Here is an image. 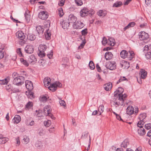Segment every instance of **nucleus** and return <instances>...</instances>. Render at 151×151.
<instances>
[{"instance_id":"obj_33","label":"nucleus","mask_w":151,"mask_h":151,"mask_svg":"<svg viewBox=\"0 0 151 151\" xmlns=\"http://www.w3.org/2000/svg\"><path fill=\"white\" fill-rule=\"evenodd\" d=\"M46 32L45 33V36L47 40H49L51 36L50 31L49 29H47Z\"/></svg>"},{"instance_id":"obj_13","label":"nucleus","mask_w":151,"mask_h":151,"mask_svg":"<svg viewBox=\"0 0 151 151\" xmlns=\"http://www.w3.org/2000/svg\"><path fill=\"white\" fill-rule=\"evenodd\" d=\"M25 51L27 53L31 54L33 52L34 48L31 45H27L24 48Z\"/></svg>"},{"instance_id":"obj_27","label":"nucleus","mask_w":151,"mask_h":151,"mask_svg":"<svg viewBox=\"0 0 151 151\" xmlns=\"http://www.w3.org/2000/svg\"><path fill=\"white\" fill-rule=\"evenodd\" d=\"M97 14L99 16L104 17L106 14V12L105 11L100 10L97 12Z\"/></svg>"},{"instance_id":"obj_4","label":"nucleus","mask_w":151,"mask_h":151,"mask_svg":"<svg viewBox=\"0 0 151 151\" xmlns=\"http://www.w3.org/2000/svg\"><path fill=\"white\" fill-rule=\"evenodd\" d=\"M16 36L19 39V43L20 45H23L25 43L24 40L26 37L24 34L21 31L19 30L16 33Z\"/></svg>"},{"instance_id":"obj_41","label":"nucleus","mask_w":151,"mask_h":151,"mask_svg":"<svg viewBox=\"0 0 151 151\" xmlns=\"http://www.w3.org/2000/svg\"><path fill=\"white\" fill-rule=\"evenodd\" d=\"M51 121L50 120H48L47 121L44 122V125L46 127H49L50 126L51 124Z\"/></svg>"},{"instance_id":"obj_34","label":"nucleus","mask_w":151,"mask_h":151,"mask_svg":"<svg viewBox=\"0 0 151 151\" xmlns=\"http://www.w3.org/2000/svg\"><path fill=\"white\" fill-rule=\"evenodd\" d=\"M29 61L31 63H35L37 61L35 55H31L29 59Z\"/></svg>"},{"instance_id":"obj_12","label":"nucleus","mask_w":151,"mask_h":151,"mask_svg":"<svg viewBox=\"0 0 151 151\" xmlns=\"http://www.w3.org/2000/svg\"><path fill=\"white\" fill-rule=\"evenodd\" d=\"M48 17L47 13L45 11L40 12L38 14V17L42 19H46Z\"/></svg>"},{"instance_id":"obj_37","label":"nucleus","mask_w":151,"mask_h":151,"mask_svg":"<svg viewBox=\"0 0 151 151\" xmlns=\"http://www.w3.org/2000/svg\"><path fill=\"white\" fill-rule=\"evenodd\" d=\"M9 78H5L4 79L0 81V84L2 85L6 84L9 82Z\"/></svg>"},{"instance_id":"obj_38","label":"nucleus","mask_w":151,"mask_h":151,"mask_svg":"<svg viewBox=\"0 0 151 151\" xmlns=\"http://www.w3.org/2000/svg\"><path fill=\"white\" fill-rule=\"evenodd\" d=\"M28 38L31 41L34 40L36 37L35 35L33 34H29L28 35Z\"/></svg>"},{"instance_id":"obj_43","label":"nucleus","mask_w":151,"mask_h":151,"mask_svg":"<svg viewBox=\"0 0 151 151\" xmlns=\"http://www.w3.org/2000/svg\"><path fill=\"white\" fill-rule=\"evenodd\" d=\"M58 14L60 17H62L64 14L63 9L62 8H60L58 10Z\"/></svg>"},{"instance_id":"obj_47","label":"nucleus","mask_w":151,"mask_h":151,"mask_svg":"<svg viewBox=\"0 0 151 151\" xmlns=\"http://www.w3.org/2000/svg\"><path fill=\"white\" fill-rule=\"evenodd\" d=\"M47 98L46 96H42L40 98V100L42 102H46L47 99Z\"/></svg>"},{"instance_id":"obj_44","label":"nucleus","mask_w":151,"mask_h":151,"mask_svg":"<svg viewBox=\"0 0 151 151\" xmlns=\"http://www.w3.org/2000/svg\"><path fill=\"white\" fill-rule=\"evenodd\" d=\"M82 35L83 36H86L88 33V29L86 28L84 29L83 30L81 31Z\"/></svg>"},{"instance_id":"obj_14","label":"nucleus","mask_w":151,"mask_h":151,"mask_svg":"<svg viewBox=\"0 0 151 151\" xmlns=\"http://www.w3.org/2000/svg\"><path fill=\"white\" fill-rule=\"evenodd\" d=\"M51 109L48 106H45L44 109V115L46 116L50 115V114H51Z\"/></svg>"},{"instance_id":"obj_30","label":"nucleus","mask_w":151,"mask_h":151,"mask_svg":"<svg viewBox=\"0 0 151 151\" xmlns=\"http://www.w3.org/2000/svg\"><path fill=\"white\" fill-rule=\"evenodd\" d=\"M61 24L62 26V28L64 29H68V28L69 27L70 24L68 22L63 21L61 22Z\"/></svg>"},{"instance_id":"obj_61","label":"nucleus","mask_w":151,"mask_h":151,"mask_svg":"<svg viewBox=\"0 0 151 151\" xmlns=\"http://www.w3.org/2000/svg\"><path fill=\"white\" fill-rule=\"evenodd\" d=\"M30 122L29 120H27L25 122L26 125L28 126H30Z\"/></svg>"},{"instance_id":"obj_2","label":"nucleus","mask_w":151,"mask_h":151,"mask_svg":"<svg viewBox=\"0 0 151 151\" xmlns=\"http://www.w3.org/2000/svg\"><path fill=\"white\" fill-rule=\"evenodd\" d=\"M127 96V95L124 94V95H120V94H114V105L116 107L119 106H123L124 104V101L126 99Z\"/></svg>"},{"instance_id":"obj_35","label":"nucleus","mask_w":151,"mask_h":151,"mask_svg":"<svg viewBox=\"0 0 151 151\" xmlns=\"http://www.w3.org/2000/svg\"><path fill=\"white\" fill-rule=\"evenodd\" d=\"M104 110V107L103 105H101L99 107L98 111L99 112V115H100L101 113L103 112Z\"/></svg>"},{"instance_id":"obj_62","label":"nucleus","mask_w":151,"mask_h":151,"mask_svg":"<svg viewBox=\"0 0 151 151\" xmlns=\"http://www.w3.org/2000/svg\"><path fill=\"white\" fill-rule=\"evenodd\" d=\"M30 122L29 120H27L25 122L26 125L28 126H30Z\"/></svg>"},{"instance_id":"obj_31","label":"nucleus","mask_w":151,"mask_h":151,"mask_svg":"<svg viewBox=\"0 0 151 151\" xmlns=\"http://www.w3.org/2000/svg\"><path fill=\"white\" fill-rule=\"evenodd\" d=\"M29 14V11H27L24 14L25 19L27 22H29L30 19V16Z\"/></svg>"},{"instance_id":"obj_3","label":"nucleus","mask_w":151,"mask_h":151,"mask_svg":"<svg viewBox=\"0 0 151 151\" xmlns=\"http://www.w3.org/2000/svg\"><path fill=\"white\" fill-rule=\"evenodd\" d=\"M12 76L14 78L13 83L14 84L17 86H21L24 83V78L22 76H18L17 73H14L12 74Z\"/></svg>"},{"instance_id":"obj_46","label":"nucleus","mask_w":151,"mask_h":151,"mask_svg":"<svg viewBox=\"0 0 151 151\" xmlns=\"http://www.w3.org/2000/svg\"><path fill=\"white\" fill-rule=\"evenodd\" d=\"M38 134L40 136H42L45 134V132L42 129H40L38 130Z\"/></svg>"},{"instance_id":"obj_23","label":"nucleus","mask_w":151,"mask_h":151,"mask_svg":"<svg viewBox=\"0 0 151 151\" xmlns=\"http://www.w3.org/2000/svg\"><path fill=\"white\" fill-rule=\"evenodd\" d=\"M128 52L125 50H122L120 53V56L123 59H124L128 57Z\"/></svg>"},{"instance_id":"obj_29","label":"nucleus","mask_w":151,"mask_h":151,"mask_svg":"<svg viewBox=\"0 0 151 151\" xmlns=\"http://www.w3.org/2000/svg\"><path fill=\"white\" fill-rule=\"evenodd\" d=\"M128 55L127 58H129V60H131L134 57V52L132 51H129L128 52Z\"/></svg>"},{"instance_id":"obj_36","label":"nucleus","mask_w":151,"mask_h":151,"mask_svg":"<svg viewBox=\"0 0 151 151\" xmlns=\"http://www.w3.org/2000/svg\"><path fill=\"white\" fill-rule=\"evenodd\" d=\"M24 144H27L30 141V139L28 137L24 136L23 139Z\"/></svg>"},{"instance_id":"obj_39","label":"nucleus","mask_w":151,"mask_h":151,"mask_svg":"<svg viewBox=\"0 0 151 151\" xmlns=\"http://www.w3.org/2000/svg\"><path fill=\"white\" fill-rule=\"evenodd\" d=\"M33 106L32 102L29 101L25 105V108L27 109H29Z\"/></svg>"},{"instance_id":"obj_48","label":"nucleus","mask_w":151,"mask_h":151,"mask_svg":"<svg viewBox=\"0 0 151 151\" xmlns=\"http://www.w3.org/2000/svg\"><path fill=\"white\" fill-rule=\"evenodd\" d=\"M76 4L78 6H81L83 4V2L81 0H75Z\"/></svg>"},{"instance_id":"obj_18","label":"nucleus","mask_w":151,"mask_h":151,"mask_svg":"<svg viewBox=\"0 0 151 151\" xmlns=\"http://www.w3.org/2000/svg\"><path fill=\"white\" fill-rule=\"evenodd\" d=\"M112 84L111 82H109L105 84L104 86L105 90L108 91L111 90L112 88Z\"/></svg>"},{"instance_id":"obj_10","label":"nucleus","mask_w":151,"mask_h":151,"mask_svg":"<svg viewBox=\"0 0 151 151\" xmlns=\"http://www.w3.org/2000/svg\"><path fill=\"white\" fill-rule=\"evenodd\" d=\"M139 38L141 40H147L149 38V35L147 33L144 31H141L139 34Z\"/></svg>"},{"instance_id":"obj_25","label":"nucleus","mask_w":151,"mask_h":151,"mask_svg":"<svg viewBox=\"0 0 151 151\" xmlns=\"http://www.w3.org/2000/svg\"><path fill=\"white\" fill-rule=\"evenodd\" d=\"M8 138L3 137L2 135H0V144H4L8 141Z\"/></svg>"},{"instance_id":"obj_49","label":"nucleus","mask_w":151,"mask_h":151,"mask_svg":"<svg viewBox=\"0 0 151 151\" xmlns=\"http://www.w3.org/2000/svg\"><path fill=\"white\" fill-rule=\"evenodd\" d=\"M17 53L19 56L21 57L22 56V54L21 51V48H18L17 49Z\"/></svg>"},{"instance_id":"obj_57","label":"nucleus","mask_w":151,"mask_h":151,"mask_svg":"<svg viewBox=\"0 0 151 151\" xmlns=\"http://www.w3.org/2000/svg\"><path fill=\"white\" fill-rule=\"evenodd\" d=\"M64 0H60L58 4L60 6H62L64 5Z\"/></svg>"},{"instance_id":"obj_28","label":"nucleus","mask_w":151,"mask_h":151,"mask_svg":"<svg viewBox=\"0 0 151 151\" xmlns=\"http://www.w3.org/2000/svg\"><path fill=\"white\" fill-rule=\"evenodd\" d=\"M129 142L127 140H125L123 141L121 144V147L122 148H126L127 147V145H129Z\"/></svg>"},{"instance_id":"obj_9","label":"nucleus","mask_w":151,"mask_h":151,"mask_svg":"<svg viewBox=\"0 0 151 151\" xmlns=\"http://www.w3.org/2000/svg\"><path fill=\"white\" fill-rule=\"evenodd\" d=\"M85 25L81 21L78 20L73 25V28L76 29H80L83 28Z\"/></svg>"},{"instance_id":"obj_20","label":"nucleus","mask_w":151,"mask_h":151,"mask_svg":"<svg viewBox=\"0 0 151 151\" xmlns=\"http://www.w3.org/2000/svg\"><path fill=\"white\" fill-rule=\"evenodd\" d=\"M36 30L39 35L42 34L44 31L43 27L40 26H37L36 27Z\"/></svg>"},{"instance_id":"obj_55","label":"nucleus","mask_w":151,"mask_h":151,"mask_svg":"<svg viewBox=\"0 0 151 151\" xmlns=\"http://www.w3.org/2000/svg\"><path fill=\"white\" fill-rule=\"evenodd\" d=\"M12 90L13 93H16L19 92V89L18 88H12Z\"/></svg>"},{"instance_id":"obj_50","label":"nucleus","mask_w":151,"mask_h":151,"mask_svg":"<svg viewBox=\"0 0 151 151\" xmlns=\"http://www.w3.org/2000/svg\"><path fill=\"white\" fill-rule=\"evenodd\" d=\"M41 145V142H40L37 141L35 144V146L38 148L40 149Z\"/></svg>"},{"instance_id":"obj_63","label":"nucleus","mask_w":151,"mask_h":151,"mask_svg":"<svg viewBox=\"0 0 151 151\" xmlns=\"http://www.w3.org/2000/svg\"><path fill=\"white\" fill-rule=\"evenodd\" d=\"M135 23L134 22H131L129 24V25L130 26V27H133L135 25Z\"/></svg>"},{"instance_id":"obj_54","label":"nucleus","mask_w":151,"mask_h":151,"mask_svg":"<svg viewBox=\"0 0 151 151\" xmlns=\"http://www.w3.org/2000/svg\"><path fill=\"white\" fill-rule=\"evenodd\" d=\"M145 128L147 129H149L151 128V123H148L147 124H146L145 125Z\"/></svg>"},{"instance_id":"obj_19","label":"nucleus","mask_w":151,"mask_h":151,"mask_svg":"<svg viewBox=\"0 0 151 151\" xmlns=\"http://www.w3.org/2000/svg\"><path fill=\"white\" fill-rule=\"evenodd\" d=\"M115 44L114 39L111 37H110L107 40V44L108 45L114 46Z\"/></svg>"},{"instance_id":"obj_16","label":"nucleus","mask_w":151,"mask_h":151,"mask_svg":"<svg viewBox=\"0 0 151 151\" xmlns=\"http://www.w3.org/2000/svg\"><path fill=\"white\" fill-rule=\"evenodd\" d=\"M77 18L73 14H70L69 16L68 20L69 21V23H73L76 22V21Z\"/></svg>"},{"instance_id":"obj_7","label":"nucleus","mask_w":151,"mask_h":151,"mask_svg":"<svg viewBox=\"0 0 151 151\" xmlns=\"http://www.w3.org/2000/svg\"><path fill=\"white\" fill-rule=\"evenodd\" d=\"M146 117V113H143L140 114L139 116V121L137 124V126L139 127H141L142 125H143L145 121V119Z\"/></svg>"},{"instance_id":"obj_40","label":"nucleus","mask_w":151,"mask_h":151,"mask_svg":"<svg viewBox=\"0 0 151 151\" xmlns=\"http://www.w3.org/2000/svg\"><path fill=\"white\" fill-rule=\"evenodd\" d=\"M21 62L23 65H25L26 66H28L29 65L27 61L24 59L23 58H20V59Z\"/></svg>"},{"instance_id":"obj_5","label":"nucleus","mask_w":151,"mask_h":151,"mask_svg":"<svg viewBox=\"0 0 151 151\" xmlns=\"http://www.w3.org/2000/svg\"><path fill=\"white\" fill-rule=\"evenodd\" d=\"M139 112L138 108L136 107L134 109L132 106H129L127 107L126 109V112L127 114L131 115L133 114L136 115Z\"/></svg>"},{"instance_id":"obj_64","label":"nucleus","mask_w":151,"mask_h":151,"mask_svg":"<svg viewBox=\"0 0 151 151\" xmlns=\"http://www.w3.org/2000/svg\"><path fill=\"white\" fill-rule=\"evenodd\" d=\"M99 112L98 111H97V110H95L94 111L92 114V115H95L96 114H97L99 115Z\"/></svg>"},{"instance_id":"obj_6","label":"nucleus","mask_w":151,"mask_h":151,"mask_svg":"<svg viewBox=\"0 0 151 151\" xmlns=\"http://www.w3.org/2000/svg\"><path fill=\"white\" fill-rule=\"evenodd\" d=\"M47 47L46 45H40L38 47L39 52L38 54L40 58H43L45 55V51L47 49Z\"/></svg>"},{"instance_id":"obj_42","label":"nucleus","mask_w":151,"mask_h":151,"mask_svg":"<svg viewBox=\"0 0 151 151\" xmlns=\"http://www.w3.org/2000/svg\"><path fill=\"white\" fill-rule=\"evenodd\" d=\"M89 66L91 70H93L95 68L94 64L93 62L92 61H91L89 62Z\"/></svg>"},{"instance_id":"obj_15","label":"nucleus","mask_w":151,"mask_h":151,"mask_svg":"<svg viewBox=\"0 0 151 151\" xmlns=\"http://www.w3.org/2000/svg\"><path fill=\"white\" fill-rule=\"evenodd\" d=\"M25 86L26 88L29 90H32L33 88V84L32 82L29 80L25 81Z\"/></svg>"},{"instance_id":"obj_8","label":"nucleus","mask_w":151,"mask_h":151,"mask_svg":"<svg viewBox=\"0 0 151 151\" xmlns=\"http://www.w3.org/2000/svg\"><path fill=\"white\" fill-rule=\"evenodd\" d=\"M91 11L87 8L84 7L80 12V15L81 17H83L89 14L92 15L94 13L93 12V13H92L91 12Z\"/></svg>"},{"instance_id":"obj_45","label":"nucleus","mask_w":151,"mask_h":151,"mask_svg":"<svg viewBox=\"0 0 151 151\" xmlns=\"http://www.w3.org/2000/svg\"><path fill=\"white\" fill-rule=\"evenodd\" d=\"M58 98L60 100L59 102L61 106H65L66 105V103L63 100H61L60 98H59L58 97Z\"/></svg>"},{"instance_id":"obj_24","label":"nucleus","mask_w":151,"mask_h":151,"mask_svg":"<svg viewBox=\"0 0 151 151\" xmlns=\"http://www.w3.org/2000/svg\"><path fill=\"white\" fill-rule=\"evenodd\" d=\"M143 125H142L141 127H139L140 128L138 129V134L141 136H143L145 134V129L142 127Z\"/></svg>"},{"instance_id":"obj_21","label":"nucleus","mask_w":151,"mask_h":151,"mask_svg":"<svg viewBox=\"0 0 151 151\" xmlns=\"http://www.w3.org/2000/svg\"><path fill=\"white\" fill-rule=\"evenodd\" d=\"M21 120V119L20 116L16 115L13 119L12 121L14 123L18 124L20 121Z\"/></svg>"},{"instance_id":"obj_17","label":"nucleus","mask_w":151,"mask_h":151,"mask_svg":"<svg viewBox=\"0 0 151 151\" xmlns=\"http://www.w3.org/2000/svg\"><path fill=\"white\" fill-rule=\"evenodd\" d=\"M140 75V78L142 79H145L147 75V72L143 69H141L139 72Z\"/></svg>"},{"instance_id":"obj_11","label":"nucleus","mask_w":151,"mask_h":151,"mask_svg":"<svg viewBox=\"0 0 151 151\" xmlns=\"http://www.w3.org/2000/svg\"><path fill=\"white\" fill-rule=\"evenodd\" d=\"M106 68L111 70H113L116 68V65L115 62H109L107 63L106 65Z\"/></svg>"},{"instance_id":"obj_52","label":"nucleus","mask_w":151,"mask_h":151,"mask_svg":"<svg viewBox=\"0 0 151 151\" xmlns=\"http://www.w3.org/2000/svg\"><path fill=\"white\" fill-rule=\"evenodd\" d=\"M145 56L148 59H151V52H148L146 54Z\"/></svg>"},{"instance_id":"obj_22","label":"nucleus","mask_w":151,"mask_h":151,"mask_svg":"<svg viewBox=\"0 0 151 151\" xmlns=\"http://www.w3.org/2000/svg\"><path fill=\"white\" fill-rule=\"evenodd\" d=\"M113 56V55L111 52H108L105 54V58L106 60H108L111 59Z\"/></svg>"},{"instance_id":"obj_59","label":"nucleus","mask_w":151,"mask_h":151,"mask_svg":"<svg viewBox=\"0 0 151 151\" xmlns=\"http://www.w3.org/2000/svg\"><path fill=\"white\" fill-rule=\"evenodd\" d=\"M96 68H97V71L99 72H101V68L99 67L98 64H97L96 65Z\"/></svg>"},{"instance_id":"obj_60","label":"nucleus","mask_w":151,"mask_h":151,"mask_svg":"<svg viewBox=\"0 0 151 151\" xmlns=\"http://www.w3.org/2000/svg\"><path fill=\"white\" fill-rule=\"evenodd\" d=\"M88 135V132L85 133L84 135H82L81 138L82 139H84L86 138Z\"/></svg>"},{"instance_id":"obj_32","label":"nucleus","mask_w":151,"mask_h":151,"mask_svg":"<svg viewBox=\"0 0 151 151\" xmlns=\"http://www.w3.org/2000/svg\"><path fill=\"white\" fill-rule=\"evenodd\" d=\"M122 5V2L121 1H117L114 3L112 7H113L118 8L120 7Z\"/></svg>"},{"instance_id":"obj_56","label":"nucleus","mask_w":151,"mask_h":151,"mask_svg":"<svg viewBox=\"0 0 151 151\" xmlns=\"http://www.w3.org/2000/svg\"><path fill=\"white\" fill-rule=\"evenodd\" d=\"M53 54V52L52 51H51V52H50V53L47 54V55L49 59H51L52 57Z\"/></svg>"},{"instance_id":"obj_58","label":"nucleus","mask_w":151,"mask_h":151,"mask_svg":"<svg viewBox=\"0 0 151 151\" xmlns=\"http://www.w3.org/2000/svg\"><path fill=\"white\" fill-rule=\"evenodd\" d=\"M4 56V54L3 52L0 51V59L2 58Z\"/></svg>"},{"instance_id":"obj_1","label":"nucleus","mask_w":151,"mask_h":151,"mask_svg":"<svg viewBox=\"0 0 151 151\" xmlns=\"http://www.w3.org/2000/svg\"><path fill=\"white\" fill-rule=\"evenodd\" d=\"M51 79L48 77L45 78L43 80L45 86V87L48 86L50 84V86L48 87V88L53 92L55 91L57 87H61L62 86V84L59 82L56 81L51 84Z\"/></svg>"},{"instance_id":"obj_26","label":"nucleus","mask_w":151,"mask_h":151,"mask_svg":"<svg viewBox=\"0 0 151 151\" xmlns=\"http://www.w3.org/2000/svg\"><path fill=\"white\" fill-rule=\"evenodd\" d=\"M124 90L121 87H119L118 88L116 91L114 92V94H120V95H123L122 93L123 92Z\"/></svg>"},{"instance_id":"obj_51","label":"nucleus","mask_w":151,"mask_h":151,"mask_svg":"<svg viewBox=\"0 0 151 151\" xmlns=\"http://www.w3.org/2000/svg\"><path fill=\"white\" fill-rule=\"evenodd\" d=\"M36 111L37 113L36 114V115L37 116L40 117L42 116V114L41 110H39L38 111L36 110Z\"/></svg>"},{"instance_id":"obj_53","label":"nucleus","mask_w":151,"mask_h":151,"mask_svg":"<svg viewBox=\"0 0 151 151\" xmlns=\"http://www.w3.org/2000/svg\"><path fill=\"white\" fill-rule=\"evenodd\" d=\"M102 44L105 45L106 44H107V40L106 38L105 37H104L103 38L102 40Z\"/></svg>"}]
</instances>
